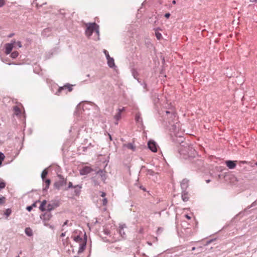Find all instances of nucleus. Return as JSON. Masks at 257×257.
Listing matches in <instances>:
<instances>
[{"mask_svg":"<svg viewBox=\"0 0 257 257\" xmlns=\"http://www.w3.org/2000/svg\"><path fill=\"white\" fill-rule=\"evenodd\" d=\"M103 53H104V54H105L107 59H108L109 57H110L109 55V54H108V51L107 50H103Z\"/></svg>","mask_w":257,"mask_h":257,"instance_id":"nucleus-25","label":"nucleus"},{"mask_svg":"<svg viewBox=\"0 0 257 257\" xmlns=\"http://www.w3.org/2000/svg\"><path fill=\"white\" fill-rule=\"evenodd\" d=\"M19 55V53L17 51H14L11 53V56L13 58H17Z\"/></svg>","mask_w":257,"mask_h":257,"instance_id":"nucleus-20","label":"nucleus"},{"mask_svg":"<svg viewBox=\"0 0 257 257\" xmlns=\"http://www.w3.org/2000/svg\"><path fill=\"white\" fill-rule=\"evenodd\" d=\"M124 110V108L123 107L122 109H118L117 113L114 115V119L117 121L121 118V112Z\"/></svg>","mask_w":257,"mask_h":257,"instance_id":"nucleus-9","label":"nucleus"},{"mask_svg":"<svg viewBox=\"0 0 257 257\" xmlns=\"http://www.w3.org/2000/svg\"><path fill=\"white\" fill-rule=\"evenodd\" d=\"M33 206H36L35 204H33Z\"/></svg>","mask_w":257,"mask_h":257,"instance_id":"nucleus-43","label":"nucleus"},{"mask_svg":"<svg viewBox=\"0 0 257 257\" xmlns=\"http://www.w3.org/2000/svg\"><path fill=\"white\" fill-rule=\"evenodd\" d=\"M45 189H48L49 188V185L50 184V180L49 179H46L45 181Z\"/></svg>","mask_w":257,"mask_h":257,"instance_id":"nucleus-22","label":"nucleus"},{"mask_svg":"<svg viewBox=\"0 0 257 257\" xmlns=\"http://www.w3.org/2000/svg\"><path fill=\"white\" fill-rule=\"evenodd\" d=\"M255 165L257 166V162L255 163Z\"/></svg>","mask_w":257,"mask_h":257,"instance_id":"nucleus-45","label":"nucleus"},{"mask_svg":"<svg viewBox=\"0 0 257 257\" xmlns=\"http://www.w3.org/2000/svg\"><path fill=\"white\" fill-rule=\"evenodd\" d=\"M65 182L66 181L64 182L63 180H60L55 182L54 186L57 189H59L64 185V183H65Z\"/></svg>","mask_w":257,"mask_h":257,"instance_id":"nucleus-10","label":"nucleus"},{"mask_svg":"<svg viewBox=\"0 0 257 257\" xmlns=\"http://www.w3.org/2000/svg\"><path fill=\"white\" fill-rule=\"evenodd\" d=\"M188 183V180H186V179H184L183 181H182V186L184 185L185 184H187Z\"/></svg>","mask_w":257,"mask_h":257,"instance_id":"nucleus-29","label":"nucleus"},{"mask_svg":"<svg viewBox=\"0 0 257 257\" xmlns=\"http://www.w3.org/2000/svg\"><path fill=\"white\" fill-rule=\"evenodd\" d=\"M25 233L27 235L29 236H31L33 235L32 230L30 227H27L25 229Z\"/></svg>","mask_w":257,"mask_h":257,"instance_id":"nucleus-15","label":"nucleus"},{"mask_svg":"<svg viewBox=\"0 0 257 257\" xmlns=\"http://www.w3.org/2000/svg\"><path fill=\"white\" fill-rule=\"evenodd\" d=\"M250 3H257V0H249Z\"/></svg>","mask_w":257,"mask_h":257,"instance_id":"nucleus-32","label":"nucleus"},{"mask_svg":"<svg viewBox=\"0 0 257 257\" xmlns=\"http://www.w3.org/2000/svg\"><path fill=\"white\" fill-rule=\"evenodd\" d=\"M75 187H73L72 183L71 182H69L68 183V188H75Z\"/></svg>","mask_w":257,"mask_h":257,"instance_id":"nucleus-28","label":"nucleus"},{"mask_svg":"<svg viewBox=\"0 0 257 257\" xmlns=\"http://www.w3.org/2000/svg\"><path fill=\"white\" fill-rule=\"evenodd\" d=\"M52 216V215L51 213L49 212L45 213L42 216H41V219H43V220L45 222V225H48V224L46 223V222L49 221Z\"/></svg>","mask_w":257,"mask_h":257,"instance_id":"nucleus-5","label":"nucleus"},{"mask_svg":"<svg viewBox=\"0 0 257 257\" xmlns=\"http://www.w3.org/2000/svg\"><path fill=\"white\" fill-rule=\"evenodd\" d=\"M148 148L153 152H157L158 145L154 141H149L148 143Z\"/></svg>","mask_w":257,"mask_h":257,"instance_id":"nucleus-3","label":"nucleus"},{"mask_svg":"<svg viewBox=\"0 0 257 257\" xmlns=\"http://www.w3.org/2000/svg\"><path fill=\"white\" fill-rule=\"evenodd\" d=\"M98 173V174H99L100 175H101L103 173V171H100L98 172V173Z\"/></svg>","mask_w":257,"mask_h":257,"instance_id":"nucleus-36","label":"nucleus"},{"mask_svg":"<svg viewBox=\"0 0 257 257\" xmlns=\"http://www.w3.org/2000/svg\"><path fill=\"white\" fill-rule=\"evenodd\" d=\"M46 207H47V201L46 200H44L42 202L40 207L39 209L42 211H45L46 210Z\"/></svg>","mask_w":257,"mask_h":257,"instance_id":"nucleus-12","label":"nucleus"},{"mask_svg":"<svg viewBox=\"0 0 257 257\" xmlns=\"http://www.w3.org/2000/svg\"><path fill=\"white\" fill-rule=\"evenodd\" d=\"M107 204V200L106 198H104L103 200H102V204L104 206H106Z\"/></svg>","mask_w":257,"mask_h":257,"instance_id":"nucleus-26","label":"nucleus"},{"mask_svg":"<svg viewBox=\"0 0 257 257\" xmlns=\"http://www.w3.org/2000/svg\"><path fill=\"white\" fill-rule=\"evenodd\" d=\"M107 60L108 66L111 68L113 67L115 65L114 59L111 57H109Z\"/></svg>","mask_w":257,"mask_h":257,"instance_id":"nucleus-13","label":"nucleus"},{"mask_svg":"<svg viewBox=\"0 0 257 257\" xmlns=\"http://www.w3.org/2000/svg\"><path fill=\"white\" fill-rule=\"evenodd\" d=\"M14 47L13 44L12 43H8L6 44L5 45L6 48V54H9L11 52L12 50H13V48Z\"/></svg>","mask_w":257,"mask_h":257,"instance_id":"nucleus-8","label":"nucleus"},{"mask_svg":"<svg viewBox=\"0 0 257 257\" xmlns=\"http://www.w3.org/2000/svg\"><path fill=\"white\" fill-rule=\"evenodd\" d=\"M93 169L89 166H85L80 170L81 175H85L92 171Z\"/></svg>","mask_w":257,"mask_h":257,"instance_id":"nucleus-6","label":"nucleus"},{"mask_svg":"<svg viewBox=\"0 0 257 257\" xmlns=\"http://www.w3.org/2000/svg\"><path fill=\"white\" fill-rule=\"evenodd\" d=\"M236 161H226L225 164L228 168L232 169L236 167Z\"/></svg>","mask_w":257,"mask_h":257,"instance_id":"nucleus-7","label":"nucleus"},{"mask_svg":"<svg viewBox=\"0 0 257 257\" xmlns=\"http://www.w3.org/2000/svg\"><path fill=\"white\" fill-rule=\"evenodd\" d=\"M98 28L99 26L96 23H94L92 24H90L87 27L85 32L86 35H87L88 37H90L94 31L98 34Z\"/></svg>","mask_w":257,"mask_h":257,"instance_id":"nucleus-2","label":"nucleus"},{"mask_svg":"<svg viewBox=\"0 0 257 257\" xmlns=\"http://www.w3.org/2000/svg\"><path fill=\"white\" fill-rule=\"evenodd\" d=\"M155 35L158 40H161L162 38V34L159 32L156 31Z\"/></svg>","mask_w":257,"mask_h":257,"instance_id":"nucleus-18","label":"nucleus"},{"mask_svg":"<svg viewBox=\"0 0 257 257\" xmlns=\"http://www.w3.org/2000/svg\"><path fill=\"white\" fill-rule=\"evenodd\" d=\"M109 138H110V139H111V137L110 135H109Z\"/></svg>","mask_w":257,"mask_h":257,"instance_id":"nucleus-42","label":"nucleus"},{"mask_svg":"<svg viewBox=\"0 0 257 257\" xmlns=\"http://www.w3.org/2000/svg\"><path fill=\"white\" fill-rule=\"evenodd\" d=\"M67 90V91L71 92L72 90V85H64L63 87H60L59 88L57 92L56 93V94L57 95H59L62 90Z\"/></svg>","mask_w":257,"mask_h":257,"instance_id":"nucleus-4","label":"nucleus"},{"mask_svg":"<svg viewBox=\"0 0 257 257\" xmlns=\"http://www.w3.org/2000/svg\"><path fill=\"white\" fill-rule=\"evenodd\" d=\"M105 195H106L105 193H104V192H102L101 195V197H104L105 196Z\"/></svg>","mask_w":257,"mask_h":257,"instance_id":"nucleus-34","label":"nucleus"},{"mask_svg":"<svg viewBox=\"0 0 257 257\" xmlns=\"http://www.w3.org/2000/svg\"><path fill=\"white\" fill-rule=\"evenodd\" d=\"M14 110L16 114L18 115L21 112V109L17 106L14 107Z\"/></svg>","mask_w":257,"mask_h":257,"instance_id":"nucleus-17","label":"nucleus"},{"mask_svg":"<svg viewBox=\"0 0 257 257\" xmlns=\"http://www.w3.org/2000/svg\"><path fill=\"white\" fill-rule=\"evenodd\" d=\"M5 157L4 155L2 153L0 152V165L2 164V161L4 160Z\"/></svg>","mask_w":257,"mask_h":257,"instance_id":"nucleus-24","label":"nucleus"},{"mask_svg":"<svg viewBox=\"0 0 257 257\" xmlns=\"http://www.w3.org/2000/svg\"><path fill=\"white\" fill-rule=\"evenodd\" d=\"M166 114H170V111H166Z\"/></svg>","mask_w":257,"mask_h":257,"instance_id":"nucleus-39","label":"nucleus"},{"mask_svg":"<svg viewBox=\"0 0 257 257\" xmlns=\"http://www.w3.org/2000/svg\"><path fill=\"white\" fill-rule=\"evenodd\" d=\"M32 208H33V206H28V207H27V209L29 211H31V210L32 209Z\"/></svg>","mask_w":257,"mask_h":257,"instance_id":"nucleus-30","label":"nucleus"},{"mask_svg":"<svg viewBox=\"0 0 257 257\" xmlns=\"http://www.w3.org/2000/svg\"><path fill=\"white\" fill-rule=\"evenodd\" d=\"M6 198L5 196L0 195V205H4L6 203Z\"/></svg>","mask_w":257,"mask_h":257,"instance_id":"nucleus-16","label":"nucleus"},{"mask_svg":"<svg viewBox=\"0 0 257 257\" xmlns=\"http://www.w3.org/2000/svg\"><path fill=\"white\" fill-rule=\"evenodd\" d=\"M123 147L127 148L128 149L134 151L135 150V146L132 143L124 144Z\"/></svg>","mask_w":257,"mask_h":257,"instance_id":"nucleus-14","label":"nucleus"},{"mask_svg":"<svg viewBox=\"0 0 257 257\" xmlns=\"http://www.w3.org/2000/svg\"><path fill=\"white\" fill-rule=\"evenodd\" d=\"M61 236H64V234L62 233Z\"/></svg>","mask_w":257,"mask_h":257,"instance_id":"nucleus-44","label":"nucleus"},{"mask_svg":"<svg viewBox=\"0 0 257 257\" xmlns=\"http://www.w3.org/2000/svg\"><path fill=\"white\" fill-rule=\"evenodd\" d=\"M182 199L185 202L188 201L189 199V195L188 193L187 192H183L182 194Z\"/></svg>","mask_w":257,"mask_h":257,"instance_id":"nucleus-11","label":"nucleus"},{"mask_svg":"<svg viewBox=\"0 0 257 257\" xmlns=\"http://www.w3.org/2000/svg\"><path fill=\"white\" fill-rule=\"evenodd\" d=\"M48 174V172L45 169L44 170L42 173V174H41V177H42V178L43 179V180L44 181V179L45 178L46 176H47Z\"/></svg>","mask_w":257,"mask_h":257,"instance_id":"nucleus-19","label":"nucleus"},{"mask_svg":"<svg viewBox=\"0 0 257 257\" xmlns=\"http://www.w3.org/2000/svg\"><path fill=\"white\" fill-rule=\"evenodd\" d=\"M72 238L75 242L79 243L78 252H82L85 249L86 243V239L83 238L82 233L81 232L78 233L76 231L72 234Z\"/></svg>","mask_w":257,"mask_h":257,"instance_id":"nucleus-1","label":"nucleus"},{"mask_svg":"<svg viewBox=\"0 0 257 257\" xmlns=\"http://www.w3.org/2000/svg\"><path fill=\"white\" fill-rule=\"evenodd\" d=\"M17 43L18 46L19 47H22L21 43V42H18Z\"/></svg>","mask_w":257,"mask_h":257,"instance_id":"nucleus-33","label":"nucleus"},{"mask_svg":"<svg viewBox=\"0 0 257 257\" xmlns=\"http://www.w3.org/2000/svg\"><path fill=\"white\" fill-rule=\"evenodd\" d=\"M67 222H68V220L66 221L65 222V223H64V224L63 226H64V225H66V224H67Z\"/></svg>","mask_w":257,"mask_h":257,"instance_id":"nucleus-40","label":"nucleus"},{"mask_svg":"<svg viewBox=\"0 0 257 257\" xmlns=\"http://www.w3.org/2000/svg\"><path fill=\"white\" fill-rule=\"evenodd\" d=\"M5 4V2L4 0H0V8L4 6Z\"/></svg>","mask_w":257,"mask_h":257,"instance_id":"nucleus-27","label":"nucleus"},{"mask_svg":"<svg viewBox=\"0 0 257 257\" xmlns=\"http://www.w3.org/2000/svg\"><path fill=\"white\" fill-rule=\"evenodd\" d=\"M241 163H243V164H246L247 163V162L245 161H241Z\"/></svg>","mask_w":257,"mask_h":257,"instance_id":"nucleus-37","label":"nucleus"},{"mask_svg":"<svg viewBox=\"0 0 257 257\" xmlns=\"http://www.w3.org/2000/svg\"><path fill=\"white\" fill-rule=\"evenodd\" d=\"M210 182V180H206V182L207 183H209Z\"/></svg>","mask_w":257,"mask_h":257,"instance_id":"nucleus-38","label":"nucleus"},{"mask_svg":"<svg viewBox=\"0 0 257 257\" xmlns=\"http://www.w3.org/2000/svg\"><path fill=\"white\" fill-rule=\"evenodd\" d=\"M172 3L174 5L176 4V1L175 0H173Z\"/></svg>","mask_w":257,"mask_h":257,"instance_id":"nucleus-41","label":"nucleus"},{"mask_svg":"<svg viewBox=\"0 0 257 257\" xmlns=\"http://www.w3.org/2000/svg\"><path fill=\"white\" fill-rule=\"evenodd\" d=\"M54 208V207L53 205L49 204L47 205L46 210L50 211L51 210H53Z\"/></svg>","mask_w":257,"mask_h":257,"instance_id":"nucleus-21","label":"nucleus"},{"mask_svg":"<svg viewBox=\"0 0 257 257\" xmlns=\"http://www.w3.org/2000/svg\"><path fill=\"white\" fill-rule=\"evenodd\" d=\"M155 174V172L152 170H148L147 171V174L148 175L153 176Z\"/></svg>","mask_w":257,"mask_h":257,"instance_id":"nucleus-23","label":"nucleus"},{"mask_svg":"<svg viewBox=\"0 0 257 257\" xmlns=\"http://www.w3.org/2000/svg\"><path fill=\"white\" fill-rule=\"evenodd\" d=\"M185 217L186 218H187L188 219H191V217L189 216L188 215L186 214L185 215Z\"/></svg>","mask_w":257,"mask_h":257,"instance_id":"nucleus-35","label":"nucleus"},{"mask_svg":"<svg viewBox=\"0 0 257 257\" xmlns=\"http://www.w3.org/2000/svg\"><path fill=\"white\" fill-rule=\"evenodd\" d=\"M170 13H166V14L165 15V17L166 18H167V19H168V18L170 17Z\"/></svg>","mask_w":257,"mask_h":257,"instance_id":"nucleus-31","label":"nucleus"}]
</instances>
